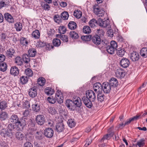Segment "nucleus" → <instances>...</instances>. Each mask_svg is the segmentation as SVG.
Masks as SVG:
<instances>
[{"label": "nucleus", "instance_id": "obj_23", "mask_svg": "<svg viewBox=\"0 0 147 147\" xmlns=\"http://www.w3.org/2000/svg\"><path fill=\"white\" fill-rule=\"evenodd\" d=\"M40 33L39 31L36 30L32 34V37L35 39H38L40 38Z\"/></svg>", "mask_w": 147, "mask_h": 147}, {"label": "nucleus", "instance_id": "obj_20", "mask_svg": "<svg viewBox=\"0 0 147 147\" xmlns=\"http://www.w3.org/2000/svg\"><path fill=\"white\" fill-rule=\"evenodd\" d=\"M140 115H136L133 117L130 118L128 120H127L125 123V125H127L129 124L132 121L136 120L138 119L140 117Z\"/></svg>", "mask_w": 147, "mask_h": 147}, {"label": "nucleus", "instance_id": "obj_16", "mask_svg": "<svg viewBox=\"0 0 147 147\" xmlns=\"http://www.w3.org/2000/svg\"><path fill=\"white\" fill-rule=\"evenodd\" d=\"M98 23L99 26L103 27H106L109 24V20L103 21L101 18L98 19Z\"/></svg>", "mask_w": 147, "mask_h": 147}, {"label": "nucleus", "instance_id": "obj_14", "mask_svg": "<svg viewBox=\"0 0 147 147\" xmlns=\"http://www.w3.org/2000/svg\"><path fill=\"white\" fill-rule=\"evenodd\" d=\"M102 85L99 82H97L94 84V90L96 92H100L102 89Z\"/></svg>", "mask_w": 147, "mask_h": 147}, {"label": "nucleus", "instance_id": "obj_38", "mask_svg": "<svg viewBox=\"0 0 147 147\" xmlns=\"http://www.w3.org/2000/svg\"><path fill=\"white\" fill-rule=\"evenodd\" d=\"M32 109L35 112H38L40 109V106L38 104H35L32 105Z\"/></svg>", "mask_w": 147, "mask_h": 147}, {"label": "nucleus", "instance_id": "obj_29", "mask_svg": "<svg viewBox=\"0 0 147 147\" xmlns=\"http://www.w3.org/2000/svg\"><path fill=\"white\" fill-rule=\"evenodd\" d=\"M8 114L5 112H2L0 115V119L1 121L5 120L7 117Z\"/></svg>", "mask_w": 147, "mask_h": 147}, {"label": "nucleus", "instance_id": "obj_54", "mask_svg": "<svg viewBox=\"0 0 147 147\" xmlns=\"http://www.w3.org/2000/svg\"><path fill=\"white\" fill-rule=\"evenodd\" d=\"M16 137L20 140H22L24 137L23 134L20 132H17L16 134Z\"/></svg>", "mask_w": 147, "mask_h": 147}, {"label": "nucleus", "instance_id": "obj_19", "mask_svg": "<svg viewBox=\"0 0 147 147\" xmlns=\"http://www.w3.org/2000/svg\"><path fill=\"white\" fill-rule=\"evenodd\" d=\"M10 73L11 75L14 76H17L19 74V70L16 66H13L11 68Z\"/></svg>", "mask_w": 147, "mask_h": 147}, {"label": "nucleus", "instance_id": "obj_13", "mask_svg": "<svg viewBox=\"0 0 147 147\" xmlns=\"http://www.w3.org/2000/svg\"><path fill=\"white\" fill-rule=\"evenodd\" d=\"M91 39L92 42L96 45H100L101 39L99 36L97 35H95Z\"/></svg>", "mask_w": 147, "mask_h": 147}, {"label": "nucleus", "instance_id": "obj_63", "mask_svg": "<svg viewBox=\"0 0 147 147\" xmlns=\"http://www.w3.org/2000/svg\"><path fill=\"white\" fill-rule=\"evenodd\" d=\"M67 36L65 35H63L61 38V40L65 42L68 41Z\"/></svg>", "mask_w": 147, "mask_h": 147}, {"label": "nucleus", "instance_id": "obj_33", "mask_svg": "<svg viewBox=\"0 0 147 147\" xmlns=\"http://www.w3.org/2000/svg\"><path fill=\"white\" fill-rule=\"evenodd\" d=\"M106 50L109 53L113 54L114 53L115 50L113 47L110 45H108L106 47Z\"/></svg>", "mask_w": 147, "mask_h": 147}, {"label": "nucleus", "instance_id": "obj_1", "mask_svg": "<svg viewBox=\"0 0 147 147\" xmlns=\"http://www.w3.org/2000/svg\"><path fill=\"white\" fill-rule=\"evenodd\" d=\"M86 96L82 97L83 101L86 107L90 108L92 106V102H94L96 99V94L92 90H88L86 93Z\"/></svg>", "mask_w": 147, "mask_h": 147}, {"label": "nucleus", "instance_id": "obj_51", "mask_svg": "<svg viewBox=\"0 0 147 147\" xmlns=\"http://www.w3.org/2000/svg\"><path fill=\"white\" fill-rule=\"evenodd\" d=\"M59 30L60 34H64L66 32V29L65 26H60L59 27Z\"/></svg>", "mask_w": 147, "mask_h": 147}, {"label": "nucleus", "instance_id": "obj_34", "mask_svg": "<svg viewBox=\"0 0 147 147\" xmlns=\"http://www.w3.org/2000/svg\"><path fill=\"white\" fill-rule=\"evenodd\" d=\"M38 84L40 86H42L44 85L45 83V79L42 77L39 78L38 80Z\"/></svg>", "mask_w": 147, "mask_h": 147}, {"label": "nucleus", "instance_id": "obj_44", "mask_svg": "<svg viewBox=\"0 0 147 147\" xmlns=\"http://www.w3.org/2000/svg\"><path fill=\"white\" fill-rule=\"evenodd\" d=\"M68 26L70 29H74L76 27V24L74 22H71L68 24Z\"/></svg>", "mask_w": 147, "mask_h": 147}, {"label": "nucleus", "instance_id": "obj_10", "mask_svg": "<svg viewBox=\"0 0 147 147\" xmlns=\"http://www.w3.org/2000/svg\"><path fill=\"white\" fill-rule=\"evenodd\" d=\"M55 127L56 131L59 133L63 131L65 129V125L63 122L57 123Z\"/></svg>", "mask_w": 147, "mask_h": 147}, {"label": "nucleus", "instance_id": "obj_25", "mask_svg": "<svg viewBox=\"0 0 147 147\" xmlns=\"http://www.w3.org/2000/svg\"><path fill=\"white\" fill-rule=\"evenodd\" d=\"M9 2L8 0H1L0 2V9L9 5Z\"/></svg>", "mask_w": 147, "mask_h": 147}, {"label": "nucleus", "instance_id": "obj_49", "mask_svg": "<svg viewBox=\"0 0 147 147\" xmlns=\"http://www.w3.org/2000/svg\"><path fill=\"white\" fill-rule=\"evenodd\" d=\"M98 100L100 102L103 101L105 98V96L104 95L101 93H99L97 96Z\"/></svg>", "mask_w": 147, "mask_h": 147}, {"label": "nucleus", "instance_id": "obj_27", "mask_svg": "<svg viewBox=\"0 0 147 147\" xmlns=\"http://www.w3.org/2000/svg\"><path fill=\"white\" fill-rule=\"evenodd\" d=\"M140 54L142 56L144 57H147V48L144 47L141 49Z\"/></svg>", "mask_w": 147, "mask_h": 147}, {"label": "nucleus", "instance_id": "obj_56", "mask_svg": "<svg viewBox=\"0 0 147 147\" xmlns=\"http://www.w3.org/2000/svg\"><path fill=\"white\" fill-rule=\"evenodd\" d=\"M42 6L45 10H49L50 9V7L49 5L45 2L42 3Z\"/></svg>", "mask_w": 147, "mask_h": 147}, {"label": "nucleus", "instance_id": "obj_30", "mask_svg": "<svg viewBox=\"0 0 147 147\" xmlns=\"http://www.w3.org/2000/svg\"><path fill=\"white\" fill-rule=\"evenodd\" d=\"M114 133L111 132L109 134H107L105 135L102 139V141H104L105 140H109L113 135Z\"/></svg>", "mask_w": 147, "mask_h": 147}, {"label": "nucleus", "instance_id": "obj_53", "mask_svg": "<svg viewBox=\"0 0 147 147\" xmlns=\"http://www.w3.org/2000/svg\"><path fill=\"white\" fill-rule=\"evenodd\" d=\"M35 136L36 138L38 140H41L42 138V133L40 131L37 132Z\"/></svg>", "mask_w": 147, "mask_h": 147}, {"label": "nucleus", "instance_id": "obj_62", "mask_svg": "<svg viewBox=\"0 0 147 147\" xmlns=\"http://www.w3.org/2000/svg\"><path fill=\"white\" fill-rule=\"evenodd\" d=\"M0 37L2 40H5L7 38V36L5 33H2L0 34Z\"/></svg>", "mask_w": 147, "mask_h": 147}, {"label": "nucleus", "instance_id": "obj_11", "mask_svg": "<svg viewBox=\"0 0 147 147\" xmlns=\"http://www.w3.org/2000/svg\"><path fill=\"white\" fill-rule=\"evenodd\" d=\"M73 102L76 107H80L82 105L81 100L78 96H75L73 98Z\"/></svg>", "mask_w": 147, "mask_h": 147}, {"label": "nucleus", "instance_id": "obj_41", "mask_svg": "<svg viewBox=\"0 0 147 147\" xmlns=\"http://www.w3.org/2000/svg\"><path fill=\"white\" fill-rule=\"evenodd\" d=\"M69 14L66 11H64L61 13V17L64 20H67L69 17Z\"/></svg>", "mask_w": 147, "mask_h": 147}, {"label": "nucleus", "instance_id": "obj_28", "mask_svg": "<svg viewBox=\"0 0 147 147\" xmlns=\"http://www.w3.org/2000/svg\"><path fill=\"white\" fill-rule=\"evenodd\" d=\"M15 50L13 48H10L7 50L6 53L8 57H11L13 55V54L15 53Z\"/></svg>", "mask_w": 147, "mask_h": 147}, {"label": "nucleus", "instance_id": "obj_6", "mask_svg": "<svg viewBox=\"0 0 147 147\" xmlns=\"http://www.w3.org/2000/svg\"><path fill=\"white\" fill-rule=\"evenodd\" d=\"M54 134V131L51 128H47L44 130V135L47 138H51Z\"/></svg>", "mask_w": 147, "mask_h": 147}, {"label": "nucleus", "instance_id": "obj_60", "mask_svg": "<svg viewBox=\"0 0 147 147\" xmlns=\"http://www.w3.org/2000/svg\"><path fill=\"white\" fill-rule=\"evenodd\" d=\"M15 125L13 124L10 123L8 125L7 128L9 130L12 131L15 129Z\"/></svg>", "mask_w": 147, "mask_h": 147}, {"label": "nucleus", "instance_id": "obj_57", "mask_svg": "<svg viewBox=\"0 0 147 147\" xmlns=\"http://www.w3.org/2000/svg\"><path fill=\"white\" fill-rule=\"evenodd\" d=\"M47 100L49 103L51 104H54L56 102V99L54 98H53V96L49 97L47 98Z\"/></svg>", "mask_w": 147, "mask_h": 147}, {"label": "nucleus", "instance_id": "obj_64", "mask_svg": "<svg viewBox=\"0 0 147 147\" xmlns=\"http://www.w3.org/2000/svg\"><path fill=\"white\" fill-rule=\"evenodd\" d=\"M24 147H33L32 144L29 142L25 143L24 144Z\"/></svg>", "mask_w": 147, "mask_h": 147}, {"label": "nucleus", "instance_id": "obj_18", "mask_svg": "<svg viewBox=\"0 0 147 147\" xmlns=\"http://www.w3.org/2000/svg\"><path fill=\"white\" fill-rule=\"evenodd\" d=\"M36 91V89L35 87H33L29 89L28 92L29 96L32 98L35 97L37 94Z\"/></svg>", "mask_w": 147, "mask_h": 147}, {"label": "nucleus", "instance_id": "obj_2", "mask_svg": "<svg viewBox=\"0 0 147 147\" xmlns=\"http://www.w3.org/2000/svg\"><path fill=\"white\" fill-rule=\"evenodd\" d=\"M11 122L16 124L18 127L17 130H18L22 129L26 125L25 120L23 118L20 119L18 115L15 114H13L10 118Z\"/></svg>", "mask_w": 147, "mask_h": 147}, {"label": "nucleus", "instance_id": "obj_15", "mask_svg": "<svg viewBox=\"0 0 147 147\" xmlns=\"http://www.w3.org/2000/svg\"><path fill=\"white\" fill-rule=\"evenodd\" d=\"M130 57L131 59L133 61H138L139 59V55L138 53L136 52H133L131 53Z\"/></svg>", "mask_w": 147, "mask_h": 147}, {"label": "nucleus", "instance_id": "obj_7", "mask_svg": "<svg viewBox=\"0 0 147 147\" xmlns=\"http://www.w3.org/2000/svg\"><path fill=\"white\" fill-rule=\"evenodd\" d=\"M115 74L116 76L119 78H123L125 75L124 70L120 68H118L116 69Z\"/></svg>", "mask_w": 147, "mask_h": 147}, {"label": "nucleus", "instance_id": "obj_61", "mask_svg": "<svg viewBox=\"0 0 147 147\" xmlns=\"http://www.w3.org/2000/svg\"><path fill=\"white\" fill-rule=\"evenodd\" d=\"M23 105V107L24 108H29L30 107V104L28 102H22Z\"/></svg>", "mask_w": 147, "mask_h": 147}, {"label": "nucleus", "instance_id": "obj_31", "mask_svg": "<svg viewBox=\"0 0 147 147\" xmlns=\"http://www.w3.org/2000/svg\"><path fill=\"white\" fill-rule=\"evenodd\" d=\"M67 124L71 128L75 126L76 123L74 119H70L68 121Z\"/></svg>", "mask_w": 147, "mask_h": 147}, {"label": "nucleus", "instance_id": "obj_36", "mask_svg": "<svg viewBox=\"0 0 147 147\" xmlns=\"http://www.w3.org/2000/svg\"><path fill=\"white\" fill-rule=\"evenodd\" d=\"M7 68V65L5 63H0V70L1 71H5Z\"/></svg>", "mask_w": 147, "mask_h": 147}, {"label": "nucleus", "instance_id": "obj_3", "mask_svg": "<svg viewBox=\"0 0 147 147\" xmlns=\"http://www.w3.org/2000/svg\"><path fill=\"white\" fill-rule=\"evenodd\" d=\"M94 12L98 16L102 17L105 13V11L101 9L98 6H94L93 7Z\"/></svg>", "mask_w": 147, "mask_h": 147}, {"label": "nucleus", "instance_id": "obj_21", "mask_svg": "<svg viewBox=\"0 0 147 147\" xmlns=\"http://www.w3.org/2000/svg\"><path fill=\"white\" fill-rule=\"evenodd\" d=\"M45 92L47 95H51L53 94L55 92L53 89L49 87H47L45 90Z\"/></svg>", "mask_w": 147, "mask_h": 147}, {"label": "nucleus", "instance_id": "obj_5", "mask_svg": "<svg viewBox=\"0 0 147 147\" xmlns=\"http://www.w3.org/2000/svg\"><path fill=\"white\" fill-rule=\"evenodd\" d=\"M55 98L56 101L57 100L59 103H61L63 102V95L61 92L59 90H57L55 94Z\"/></svg>", "mask_w": 147, "mask_h": 147}, {"label": "nucleus", "instance_id": "obj_12", "mask_svg": "<svg viewBox=\"0 0 147 147\" xmlns=\"http://www.w3.org/2000/svg\"><path fill=\"white\" fill-rule=\"evenodd\" d=\"M5 19L9 23H13L14 22V19L11 15L8 13H6L4 14Z\"/></svg>", "mask_w": 147, "mask_h": 147}, {"label": "nucleus", "instance_id": "obj_52", "mask_svg": "<svg viewBox=\"0 0 147 147\" xmlns=\"http://www.w3.org/2000/svg\"><path fill=\"white\" fill-rule=\"evenodd\" d=\"M21 82L22 84H25L28 81V78L26 76H22L20 78Z\"/></svg>", "mask_w": 147, "mask_h": 147}, {"label": "nucleus", "instance_id": "obj_8", "mask_svg": "<svg viewBox=\"0 0 147 147\" xmlns=\"http://www.w3.org/2000/svg\"><path fill=\"white\" fill-rule=\"evenodd\" d=\"M36 121L38 125H42L45 123V117L43 115H38L37 116Z\"/></svg>", "mask_w": 147, "mask_h": 147}, {"label": "nucleus", "instance_id": "obj_48", "mask_svg": "<svg viewBox=\"0 0 147 147\" xmlns=\"http://www.w3.org/2000/svg\"><path fill=\"white\" fill-rule=\"evenodd\" d=\"M72 103H73V102L72 100H66V105L69 109H72V106L71 105Z\"/></svg>", "mask_w": 147, "mask_h": 147}, {"label": "nucleus", "instance_id": "obj_58", "mask_svg": "<svg viewBox=\"0 0 147 147\" xmlns=\"http://www.w3.org/2000/svg\"><path fill=\"white\" fill-rule=\"evenodd\" d=\"M110 46L113 47V48L116 50L117 47V42L114 41H112L111 42L110 45Z\"/></svg>", "mask_w": 147, "mask_h": 147}, {"label": "nucleus", "instance_id": "obj_59", "mask_svg": "<svg viewBox=\"0 0 147 147\" xmlns=\"http://www.w3.org/2000/svg\"><path fill=\"white\" fill-rule=\"evenodd\" d=\"M49 113L51 114H55L56 111L53 107H51L48 109Z\"/></svg>", "mask_w": 147, "mask_h": 147}, {"label": "nucleus", "instance_id": "obj_26", "mask_svg": "<svg viewBox=\"0 0 147 147\" xmlns=\"http://www.w3.org/2000/svg\"><path fill=\"white\" fill-rule=\"evenodd\" d=\"M20 44L22 46H26L28 45V42L26 38L22 37L20 38Z\"/></svg>", "mask_w": 147, "mask_h": 147}, {"label": "nucleus", "instance_id": "obj_22", "mask_svg": "<svg viewBox=\"0 0 147 147\" xmlns=\"http://www.w3.org/2000/svg\"><path fill=\"white\" fill-rule=\"evenodd\" d=\"M36 51L34 48L30 49L28 51V55L30 57H34L36 54Z\"/></svg>", "mask_w": 147, "mask_h": 147}, {"label": "nucleus", "instance_id": "obj_47", "mask_svg": "<svg viewBox=\"0 0 147 147\" xmlns=\"http://www.w3.org/2000/svg\"><path fill=\"white\" fill-rule=\"evenodd\" d=\"M25 73L26 75L28 77L32 76L33 74V73L31 69L30 68H28L26 69Z\"/></svg>", "mask_w": 147, "mask_h": 147}, {"label": "nucleus", "instance_id": "obj_50", "mask_svg": "<svg viewBox=\"0 0 147 147\" xmlns=\"http://www.w3.org/2000/svg\"><path fill=\"white\" fill-rule=\"evenodd\" d=\"M145 144V140L144 139H142L137 142L136 145H138L139 147H143Z\"/></svg>", "mask_w": 147, "mask_h": 147}, {"label": "nucleus", "instance_id": "obj_32", "mask_svg": "<svg viewBox=\"0 0 147 147\" xmlns=\"http://www.w3.org/2000/svg\"><path fill=\"white\" fill-rule=\"evenodd\" d=\"M29 56L27 54H24L22 56V60L25 63H28L30 61Z\"/></svg>", "mask_w": 147, "mask_h": 147}, {"label": "nucleus", "instance_id": "obj_46", "mask_svg": "<svg viewBox=\"0 0 147 147\" xmlns=\"http://www.w3.org/2000/svg\"><path fill=\"white\" fill-rule=\"evenodd\" d=\"M125 51L123 49H120L117 51V54L119 57H122L125 54Z\"/></svg>", "mask_w": 147, "mask_h": 147}, {"label": "nucleus", "instance_id": "obj_55", "mask_svg": "<svg viewBox=\"0 0 147 147\" xmlns=\"http://www.w3.org/2000/svg\"><path fill=\"white\" fill-rule=\"evenodd\" d=\"M54 19L55 21L58 23L61 22V18L58 14L55 15L54 17Z\"/></svg>", "mask_w": 147, "mask_h": 147}, {"label": "nucleus", "instance_id": "obj_9", "mask_svg": "<svg viewBox=\"0 0 147 147\" xmlns=\"http://www.w3.org/2000/svg\"><path fill=\"white\" fill-rule=\"evenodd\" d=\"M120 64L122 67L126 68L129 66L130 64V62L128 59L123 58L120 60Z\"/></svg>", "mask_w": 147, "mask_h": 147}, {"label": "nucleus", "instance_id": "obj_24", "mask_svg": "<svg viewBox=\"0 0 147 147\" xmlns=\"http://www.w3.org/2000/svg\"><path fill=\"white\" fill-rule=\"evenodd\" d=\"M89 25L92 28L94 27L96 25H98V20H96L94 19H92L89 22Z\"/></svg>", "mask_w": 147, "mask_h": 147}, {"label": "nucleus", "instance_id": "obj_42", "mask_svg": "<svg viewBox=\"0 0 147 147\" xmlns=\"http://www.w3.org/2000/svg\"><path fill=\"white\" fill-rule=\"evenodd\" d=\"M22 60L20 57H17L15 59V63L17 65H21L23 64Z\"/></svg>", "mask_w": 147, "mask_h": 147}, {"label": "nucleus", "instance_id": "obj_4", "mask_svg": "<svg viewBox=\"0 0 147 147\" xmlns=\"http://www.w3.org/2000/svg\"><path fill=\"white\" fill-rule=\"evenodd\" d=\"M102 89L104 92L106 94L109 93L113 88L109 84V83L104 82L102 84Z\"/></svg>", "mask_w": 147, "mask_h": 147}, {"label": "nucleus", "instance_id": "obj_40", "mask_svg": "<svg viewBox=\"0 0 147 147\" xmlns=\"http://www.w3.org/2000/svg\"><path fill=\"white\" fill-rule=\"evenodd\" d=\"M7 103L5 100H2L0 102V109L3 110L7 107Z\"/></svg>", "mask_w": 147, "mask_h": 147}, {"label": "nucleus", "instance_id": "obj_43", "mask_svg": "<svg viewBox=\"0 0 147 147\" xmlns=\"http://www.w3.org/2000/svg\"><path fill=\"white\" fill-rule=\"evenodd\" d=\"M83 32L85 34H89L91 32L90 28L88 26H84L83 29Z\"/></svg>", "mask_w": 147, "mask_h": 147}, {"label": "nucleus", "instance_id": "obj_39", "mask_svg": "<svg viewBox=\"0 0 147 147\" xmlns=\"http://www.w3.org/2000/svg\"><path fill=\"white\" fill-rule=\"evenodd\" d=\"M69 34L70 37L73 39H77L79 37L78 34L74 31L70 32Z\"/></svg>", "mask_w": 147, "mask_h": 147}, {"label": "nucleus", "instance_id": "obj_45", "mask_svg": "<svg viewBox=\"0 0 147 147\" xmlns=\"http://www.w3.org/2000/svg\"><path fill=\"white\" fill-rule=\"evenodd\" d=\"M22 27V24L20 22L16 23L15 24V27L17 31H21Z\"/></svg>", "mask_w": 147, "mask_h": 147}, {"label": "nucleus", "instance_id": "obj_17", "mask_svg": "<svg viewBox=\"0 0 147 147\" xmlns=\"http://www.w3.org/2000/svg\"><path fill=\"white\" fill-rule=\"evenodd\" d=\"M109 84L113 88L117 86L118 84V82L116 78H112L110 80Z\"/></svg>", "mask_w": 147, "mask_h": 147}, {"label": "nucleus", "instance_id": "obj_37", "mask_svg": "<svg viewBox=\"0 0 147 147\" xmlns=\"http://www.w3.org/2000/svg\"><path fill=\"white\" fill-rule=\"evenodd\" d=\"M82 12L79 10H75L74 13V16L78 18H80L82 16Z\"/></svg>", "mask_w": 147, "mask_h": 147}, {"label": "nucleus", "instance_id": "obj_35", "mask_svg": "<svg viewBox=\"0 0 147 147\" xmlns=\"http://www.w3.org/2000/svg\"><path fill=\"white\" fill-rule=\"evenodd\" d=\"M53 43L55 46L58 47L60 45L61 41L60 39L55 38L53 40Z\"/></svg>", "mask_w": 147, "mask_h": 147}]
</instances>
